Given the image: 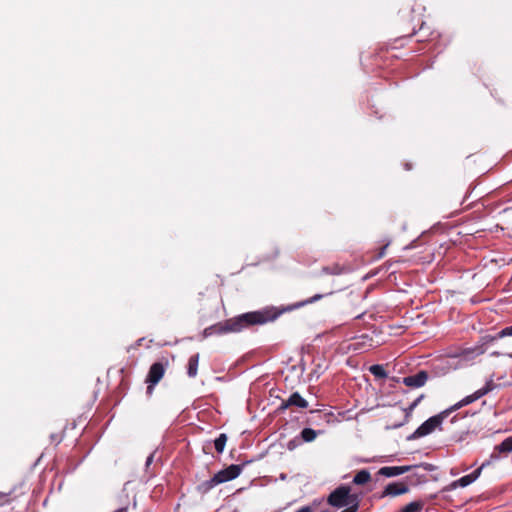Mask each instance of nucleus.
<instances>
[{
	"mask_svg": "<svg viewBox=\"0 0 512 512\" xmlns=\"http://www.w3.org/2000/svg\"><path fill=\"white\" fill-rule=\"evenodd\" d=\"M472 352H473V351L467 350V351H465V354H470V353H472Z\"/></svg>",
	"mask_w": 512,
	"mask_h": 512,
	"instance_id": "29",
	"label": "nucleus"
},
{
	"mask_svg": "<svg viewBox=\"0 0 512 512\" xmlns=\"http://www.w3.org/2000/svg\"><path fill=\"white\" fill-rule=\"evenodd\" d=\"M218 484H220V481L215 474L211 479L202 482L198 486V490L202 493H207Z\"/></svg>",
	"mask_w": 512,
	"mask_h": 512,
	"instance_id": "13",
	"label": "nucleus"
},
{
	"mask_svg": "<svg viewBox=\"0 0 512 512\" xmlns=\"http://www.w3.org/2000/svg\"><path fill=\"white\" fill-rule=\"evenodd\" d=\"M322 512H329V511H322Z\"/></svg>",
	"mask_w": 512,
	"mask_h": 512,
	"instance_id": "31",
	"label": "nucleus"
},
{
	"mask_svg": "<svg viewBox=\"0 0 512 512\" xmlns=\"http://www.w3.org/2000/svg\"><path fill=\"white\" fill-rule=\"evenodd\" d=\"M242 468H243V465L232 464V465L228 466L227 468L217 472L216 476L219 479L220 484L224 483V482H228V481H231V480L237 478L240 475Z\"/></svg>",
	"mask_w": 512,
	"mask_h": 512,
	"instance_id": "6",
	"label": "nucleus"
},
{
	"mask_svg": "<svg viewBox=\"0 0 512 512\" xmlns=\"http://www.w3.org/2000/svg\"><path fill=\"white\" fill-rule=\"evenodd\" d=\"M408 491H409V488H408L406 483H403V482H392V483H389L385 487V489L381 493L380 497L381 498H384L386 496L395 497V496H399V495L405 494Z\"/></svg>",
	"mask_w": 512,
	"mask_h": 512,
	"instance_id": "7",
	"label": "nucleus"
},
{
	"mask_svg": "<svg viewBox=\"0 0 512 512\" xmlns=\"http://www.w3.org/2000/svg\"><path fill=\"white\" fill-rule=\"evenodd\" d=\"M512 336V325L500 330L494 337L493 340L501 339L504 337Z\"/></svg>",
	"mask_w": 512,
	"mask_h": 512,
	"instance_id": "20",
	"label": "nucleus"
},
{
	"mask_svg": "<svg viewBox=\"0 0 512 512\" xmlns=\"http://www.w3.org/2000/svg\"><path fill=\"white\" fill-rule=\"evenodd\" d=\"M491 355H492V356H500V355H501V353H500V352H496V351H495V352H492V353H491Z\"/></svg>",
	"mask_w": 512,
	"mask_h": 512,
	"instance_id": "28",
	"label": "nucleus"
},
{
	"mask_svg": "<svg viewBox=\"0 0 512 512\" xmlns=\"http://www.w3.org/2000/svg\"><path fill=\"white\" fill-rule=\"evenodd\" d=\"M227 442V436L224 433H221L214 441L215 450L218 453H222L224 451L225 445Z\"/></svg>",
	"mask_w": 512,
	"mask_h": 512,
	"instance_id": "17",
	"label": "nucleus"
},
{
	"mask_svg": "<svg viewBox=\"0 0 512 512\" xmlns=\"http://www.w3.org/2000/svg\"><path fill=\"white\" fill-rule=\"evenodd\" d=\"M322 271L325 274H333V275H339L342 273L343 269L339 266H333V267H324Z\"/></svg>",
	"mask_w": 512,
	"mask_h": 512,
	"instance_id": "22",
	"label": "nucleus"
},
{
	"mask_svg": "<svg viewBox=\"0 0 512 512\" xmlns=\"http://www.w3.org/2000/svg\"><path fill=\"white\" fill-rule=\"evenodd\" d=\"M371 479V475L367 470H360L353 478V483L356 485L366 484Z\"/></svg>",
	"mask_w": 512,
	"mask_h": 512,
	"instance_id": "14",
	"label": "nucleus"
},
{
	"mask_svg": "<svg viewBox=\"0 0 512 512\" xmlns=\"http://www.w3.org/2000/svg\"><path fill=\"white\" fill-rule=\"evenodd\" d=\"M296 512H312V509L309 506H304Z\"/></svg>",
	"mask_w": 512,
	"mask_h": 512,
	"instance_id": "26",
	"label": "nucleus"
},
{
	"mask_svg": "<svg viewBox=\"0 0 512 512\" xmlns=\"http://www.w3.org/2000/svg\"><path fill=\"white\" fill-rule=\"evenodd\" d=\"M324 297L323 294H316L314 296H312L311 298L307 299V300H304L298 304L295 305L296 308H299V307H302L304 305H307V304H311V303H314L320 299H322Z\"/></svg>",
	"mask_w": 512,
	"mask_h": 512,
	"instance_id": "21",
	"label": "nucleus"
},
{
	"mask_svg": "<svg viewBox=\"0 0 512 512\" xmlns=\"http://www.w3.org/2000/svg\"><path fill=\"white\" fill-rule=\"evenodd\" d=\"M358 499L356 495L350 494V488L347 486H340L336 488L328 497V503L331 506L342 508L346 507Z\"/></svg>",
	"mask_w": 512,
	"mask_h": 512,
	"instance_id": "3",
	"label": "nucleus"
},
{
	"mask_svg": "<svg viewBox=\"0 0 512 512\" xmlns=\"http://www.w3.org/2000/svg\"><path fill=\"white\" fill-rule=\"evenodd\" d=\"M290 406H296L299 408H307L308 402L298 392H294L289 396V398L286 401H284L281 404L279 409L284 410Z\"/></svg>",
	"mask_w": 512,
	"mask_h": 512,
	"instance_id": "10",
	"label": "nucleus"
},
{
	"mask_svg": "<svg viewBox=\"0 0 512 512\" xmlns=\"http://www.w3.org/2000/svg\"><path fill=\"white\" fill-rule=\"evenodd\" d=\"M424 503L422 501H413L404 506L401 509V512H421L423 509Z\"/></svg>",
	"mask_w": 512,
	"mask_h": 512,
	"instance_id": "16",
	"label": "nucleus"
},
{
	"mask_svg": "<svg viewBox=\"0 0 512 512\" xmlns=\"http://www.w3.org/2000/svg\"><path fill=\"white\" fill-rule=\"evenodd\" d=\"M499 453H510L512 452V436L503 440L499 445L495 447Z\"/></svg>",
	"mask_w": 512,
	"mask_h": 512,
	"instance_id": "15",
	"label": "nucleus"
},
{
	"mask_svg": "<svg viewBox=\"0 0 512 512\" xmlns=\"http://www.w3.org/2000/svg\"><path fill=\"white\" fill-rule=\"evenodd\" d=\"M199 364V354L192 355L188 360L187 374L189 377L194 378L197 375Z\"/></svg>",
	"mask_w": 512,
	"mask_h": 512,
	"instance_id": "12",
	"label": "nucleus"
},
{
	"mask_svg": "<svg viewBox=\"0 0 512 512\" xmlns=\"http://www.w3.org/2000/svg\"><path fill=\"white\" fill-rule=\"evenodd\" d=\"M510 358H512V353L507 354Z\"/></svg>",
	"mask_w": 512,
	"mask_h": 512,
	"instance_id": "30",
	"label": "nucleus"
},
{
	"mask_svg": "<svg viewBox=\"0 0 512 512\" xmlns=\"http://www.w3.org/2000/svg\"><path fill=\"white\" fill-rule=\"evenodd\" d=\"M428 380L426 371H419L417 374L410 375L403 378V383L408 387L419 388L425 385Z\"/></svg>",
	"mask_w": 512,
	"mask_h": 512,
	"instance_id": "9",
	"label": "nucleus"
},
{
	"mask_svg": "<svg viewBox=\"0 0 512 512\" xmlns=\"http://www.w3.org/2000/svg\"><path fill=\"white\" fill-rule=\"evenodd\" d=\"M489 464H490V461H486V462L482 463V465L480 467H478L476 470H474L472 473L465 475V476L459 478L458 480H456L453 483V486L454 487H457V486L466 487V486L470 485L480 476L483 468H485Z\"/></svg>",
	"mask_w": 512,
	"mask_h": 512,
	"instance_id": "8",
	"label": "nucleus"
},
{
	"mask_svg": "<svg viewBox=\"0 0 512 512\" xmlns=\"http://www.w3.org/2000/svg\"><path fill=\"white\" fill-rule=\"evenodd\" d=\"M423 398V395L419 396L411 405H410V409H414L418 404L419 402L422 400Z\"/></svg>",
	"mask_w": 512,
	"mask_h": 512,
	"instance_id": "25",
	"label": "nucleus"
},
{
	"mask_svg": "<svg viewBox=\"0 0 512 512\" xmlns=\"http://www.w3.org/2000/svg\"><path fill=\"white\" fill-rule=\"evenodd\" d=\"M346 507L347 508L341 512H357L358 507H359V500L354 499V502Z\"/></svg>",
	"mask_w": 512,
	"mask_h": 512,
	"instance_id": "23",
	"label": "nucleus"
},
{
	"mask_svg": "<svg viewBox=\"0 0 512 512\" xmlns=\"http://www.w3.org/2000/svg\"><path fill=\"white\" fill-rule=\"evenodd\" d=\"M449 413V410H445L435 416L430 417L414 431L410 438L415 439L429 435L435 429L441 426L443 420L449 415Z\"/></svg>",
	"mask_w": 512,
	"mask_h": 512,
	"instance_id": "2",
	"label": "nucleus"
},
{
	"mask_svg": "<svg viewBox=\"0 0 512 512\" xmlns=\"http://www.w3.org/2000/svg\"><path fill=\"white\" fill-rule=\"evenodd\" d=\"M301 437L305 442H311L317 437V432L311 428H304Z\"/></svg>",
	"mask_w": 512,
	"mask_h": 512,
	"instance_id": "19",
	"label": "nucleus"
},
{
	"mask_svg": "<svg viewBox=\"0 0 512 512\" xmlns=\"http://www.w3.org/2000/svg\"><path fill=\"white\" fill-rule=\"evenodd\" d=\"M369 371L372 375H374L377 378H386L387 373L382 365L375 364L370 366Z\"/></svg>",
	"mask_w": 512,
	"mask_h": 512,
	"instance_id": "18",
	"label": "nucleus"
},
{
	"mask_svg": "<svg viewBox=\"0 0 512 512\" xmlns=\"http://www.w3.org/2000/svg\"><path fill=\"white\" fill-rule=\"evenodd\" d=\"M493 389V382L492 380L487 382L486 385L480 389H478L476 392H474L473 394L469 395V396H466L465 398H463L460 402H458L456 405H454L453 407H451V409H449V411H453V410H456L460 407H463L465 405H468L476 400H478L479 398H481L482 396L486 395L487 393H489L491 390Z\"/></svg>",
	"mask_w": 512,
	"mask_h": 512,
	"instance_id": "4",
	"label": "nucleus"
},
{
	"mask_svg": "<svg viewBox=\"0 0 512 512\" xmlns=\"http://www.w3.org/2000/svg\"><path fill=\"white\" fill-rule=\"evenodd\" d=\"M165 369L162 363L156 362L152 364L147 375L146 381L149 383L147 387L148 393H151L153 387L162 379Z\"/></svg>",
	"mask_w": 512,
	"mask_h": 512,
	"instance_id": "5",
	"label": "nucleus"
},
{
	"mask_svg": "<svg viewBox=\"0 0 512 512\" xmlns=\"http://www.w3.org/2000/svg\"><path fill=\"white\" fill-rule=\"evenodd\" d=\"M276 317V314L269 311L249 312L206 327L202 334L204 338H207L213 335L237 333L251 325L264 324L268 321H272Z\"/></svg>",
	"mask_w": 512,
	"mask_h": 512,
	"instance_id": "1",
	"label": "nucleus"
},
{
	"mask_svg": "<svg viewBox=\"0 0 512 512\" xmlns=\"http://www.w3.org/2000/svg\"><path fill=\"white\" fill-rule=\"evenodd\" d=\"M412 466H385L378 470V474L384 477H396L410 471Z\"/></svg>",
	"mask_w": 512,
	"mask_h": 512,
	"instance_id": "11",
	"label": "nucleus"
},
{
	"mask_svg": "<svg viewBox=\"0 0 512 512\" xmlns=\"http://www.w3.org/2000/svg\"><path fill=\"white\" fill-rule=\"evenodd\" d=\"M153 459H154V453H151L146 459V463H145L146 468H148L151 465V463L153 462Z\"/></svg>",
	"mask_w": 512,
	"mask_h": 512,
	"instance_id": "24",
	"label": "nucleus"
},
{
	"mask_svg": "<svg viewBox=\"0 0 512 512\" xmlns=\"http://www.w3.org/2000/svg\"><path fill=\"white\" fill-rule=\"evenodd\" d=\"M386 248H387V245H386V246H384V247L381 249V251H380V253H379V257H383V256H384Z\"/></svg>",
	"mask_w": 512,
	"mask_h": 512,
	"instance_id": "27",
	"label": "nucleus"
}]
</instances>
